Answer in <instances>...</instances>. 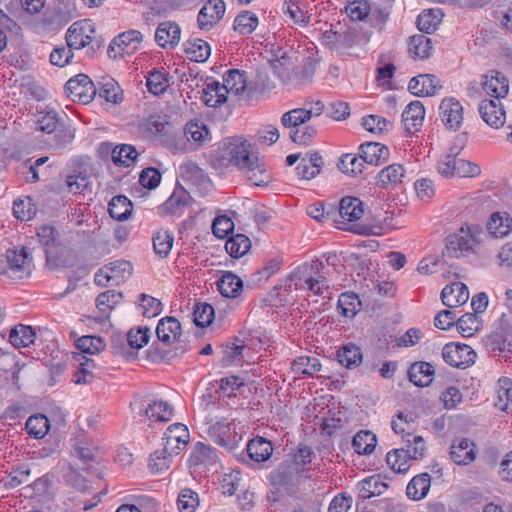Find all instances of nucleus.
<instances>
[{
    "mask_svg": "<svg viewBox=\"0 0 512 512\" xmlns=\"http://www.w3.org/2000/svg\"><path fill=\"white\" fill-rule=\"evenodd\" d=\"M483 231L478 225L462 226L446 238V254L451 258L467 257L474 253Z\"/></svg>",
    "mask_w": 512,
    "mask_h": 512,
    "instance_id": "f257e3e1",
    "label": "nucleus"
},
{
    "mask_svg": "<svg viewBox=\"0 0 512 512\" xmlns=\"http://www.w3.org/2000/svg\"><path fill=\"white\" fill-rule=\"evenodd\" d=\"M215 317L214 308L208 303H198L194 307V325L204 328L209 326Z\"/></svg>",
    "mask_w": 512,
    "mask_h": 512,
    "instance_id": "680f3d73",
    "label": "nucleus"
},
{
    "mask_svg": "<svg viewBox=\"0 0 512 512\" xmlns=\"http://www.w3.org/2000/svg\"><path fill=\"white\" fill-rule=\"evenodd\" d=\"M511 227L512 219L506 213L497 212L492 214L487 223V229L494 237L506 236L511 231Z\"/></svg>",
    "mask_w": 512,
    "mask_h": 512,
    "instance_id": "ea45409f",
    "label": "nucleus"
},
{
    "mask_svg": "<svg viewBox=\"0 0 512 512\" xmlns=\"http://www.w3.org/2000/svg\"><path fill=\"white\" fill-rule=\"evenodd\" d=\"M76 346L82 353L93 355L105 348V342L101 337L86 335L77 340Z\"/></svg>",
    "mask_w": 512,
    "mask_h": 512,
    "instance_id": "bf43d9fd",
    "label": "nucleus"
},
{
    "mask_svg": "<svg viewBox=\"0 0 512 512\" xmlns=\"http://www.w3.org/2000/svg\"><path fill=\"white\" fill-rule=\"evenodd\" d=\"M440 118L446 128L457 131L463 122V107L455 98L443 99L439 106Z\"/></svg>",
    "mask_w": 512,
    "mask_h": 512,
    "instance_id": "9d476101",
    "label": "nucleus"
},
{
    "mask_svg": "<svg viewBox=\"0 0 512 512\" xmlns=\"http://www.w3.org/2000/svg\"><path fill=\"white\" fill-rule=\"evenodd\" d=\"M387 488L388 485L381 480L379 475H373L360 482V491L363 498L381 495Z\"/></svg>",
    "mask_w": 512,
    "mask_h": 512,
    "instance_id": "8fccbe9b",
    "label": "nucleus"
},
{
    "mask_svg": "<svg viewBox=\"0 0 512 512\" xmlns=\"http://www.w3.org/2000/svg\"><path fill=\"white\" fill-rule=\"evenodd\" d=\"M431 49V39L427 36L417 34L410 37L408 50L413 57L421 59L427 58L430 55Z\"/></svg>",
    "mask_w": 512,
    "mask_h": 512,
    "instance_id": "49530a36",
    "label": "nucleus"
},
{
    "mask_svg": "<svg viewBox=\"0 0 512 512\" xmlns=\"http://www.w3.org/2000/svg\"><path fill=\"white\" fill-rule=\"evenodd\" d=\"M75 359L79 362V369L74 374V382L76 384H87L91 382L93 374L91 368L95 367L94 360L86 357L82 353H78Z\"/></svg>",
    "mask_w": 512,
    "mask_h": 512,
    "instance_id": "603ef678",
    "label": "nucleus"
},
{
    "mask_svg": "<svg viewBox=\"0 0 512 512\" xmlns=\"http://www.w3.org/2000/svg\"><path fill=\"white\" fill-rule=\"evenodd\" d=\"M362 358L360 348L352 343L342 346L337 352L338 362L348 369L358 367L362 363Z\"/></svg>",
    "mask_w": 512,
    "mask_h": 512,
    "instance_id": "c9c22d12",
    "label": "nucleus"
},
{
    "mask_svg": "<svg viewBox=\"0 0 512 512\" xmlns=\"http://www.w3.org/2000/svg\"><path fill=\"white\" fill-rule=\"evenodd\" d=\"M431 485V476L428 473H421L411 479L406 488L407 496L412 500L423 499Z\"/></svg>",
    "mask_w": 512,
    "mask_h": 512,
    "instance_id": "2f4dec72",
    "label": "nucleus"
},
{
    "mask_svg": "<svg viewBox=\"0 0 512 512\" xmlns=\"http://www.w3.org/2000/svg\"><path fill=\"white\" fill-rule=\"evenodd\" d=\"M99 98L112 104H120L124 100V93L118 82L110 77L104 76L98 81L96 87Z\"/></svg>",
    "mask_w": 512,
    "mask_h": 512,
    "instance_id": "aec40b11",
    "label": "nucleus"
},
{
    "mask_svg": "<svg viewBox=\"0 0 512 512\" xmlns=\"http://www.w3.org/2000/svg\"><path fill=\"white\" fill-rule=\"evenodd\" d=\"M150 335L151 331L148 327H134L127 333V342L131 348L138 350L149 342Z\"/></svg>",
    "mask_w": 512,
    "mask_h": 512,
    "instance_id": "052dcab7",
    "label": "nucleus"
},
{
    "mask_svg": "<svg viewBox=\"0 0 512 512\" xmlns=\"http://www.w3.org/2000/svg\"><path fill=\"white\" fill-rule=\"evenodd\" d=\"M139 300L140 307L142 309V315L144 317L152 318L161 313L162 303L160 300L145 293L140 294Z\"/></svg>",
    "mask_w": 512,
    "mask_h": 512,
    "instance_id": "69168bd1",
    "label": "nucleus"
},
{
    "mask_svg": "<svg viewBox=\"0 0 512 512\" xmlns=\"http://www.w3.org/2000/svg\"><path fill=\"white\" fill-rule=\"evenodd\" d=\"M425 117V108L418 101L410 102L402 113V123L406 134L413 135L420 130Z\"/></svg>",
    "mask_w": 512,
    "mask_h": 512,
    "instance_id": "ddd939ff",
    "label": "nucleus"
},
{
    "mask_svg": "<svg viewBox=\"0 0 512 512\" xmlns=\"http://www.w3.org/2000/svg\"><path fill=\"white\" fill-rule=\"evenodd\" d=\"M478 110L481 118L492 128L499 129L505 124V110L500 102L482 100Z\"/></svg>",
    "mask_w": 512,
    "mask_h": 512,
    "instance_id": "2eb2a0df",
    "label": "nucleus"
},
{
    "mask_svg": "<svg viewBox=\"0 0 512 512\" xmlns=\"http://www.w3.org/2000/svg\"><path fill=\"white\" fill-rule=\"evenodd\" d=\"M103 271L108 273V277L113 280V284L119 285L131 277L133 266L129 261L116 260L105 265Z\"/></svg>",
    "mask_w": 512,
    "mask_h": 512,
    "instance_id": "7c9ffc66",
    "label": "nucleus"
},
{
    "mask_svg": "<svg viewBox=\"0 0 512 512\" xmlns=\"http://www.w3.org/2000/svg\"><path fill=\"white\" fill-rule=\"evenodd\" d=\"M442 14L440 10L423 11L417 18V27L425 33H432L440 24Z\"/></svg>",
    "mask_w": 512,
    "mask_h": 512,
    "instance_id": "5fc2aeb1",
    "label": "nucleus"
},
{
    "mask_svg": "<svg viewBox=\"0 0 512 512\" xmlns=\"http://www.w3.org/2000/svg\"><path fill=\"white\" fill-rule=\"evenodd\" d=\"M414 423L415 416L413 413L399 412L396 418L392 420L391 426L396 434H405L408 438L411 437V433L414 431Z\"/></svg>",
    "mask_w": 512,
    "mask_h": 512,
    "instance_id": "6e6d98bb",
    "label": "nucleus"
},
{
    "mask_svg": "<svg viewBox=\"0 0 512 512\" xmlns=\"http://www.w3.org/2000/svg\"><path fill=\"white\" fill-rule=\"evenodd\" d=\"M251 248L250 239L244 234L232 235L225 243L227 253L233 258L244 256Z\"/></svg>",
    "mask_w": 512,
    "mask_h": 512,
    "instance_id": "79ce46f5",
    "label": "nucleus"
},
{
    "mask_svg": "<svg viewBox=\"0 0 512 512\" xmlns=\"http://www.w3.org/2000/svg\"><path fill=\"white\" fill-rule=\"evenodd\" d=\"M224 13V1L208 0L197 15L198 28L202 31H209L222 19Z\"/></svg>",
    "mask_w": 512,
    "mask_h": 512,
    "instance_id": "1a4fd4ad",
    "label": "nucleus"
},
{
    "mask_svg": "<svg viewBox=\"0 0 512 512\" xmlns=\"http://www.w3.org/2000/svg\"><path fill=\"white\" fill-rule=\"evenodd\" d=\"M311 119V110L305 108H296L284 113L281 117V123L284 127L295 130L302 124Z\"/></svg>",
    "mask_w": 512,
    "mask_h": 512,
    "instance_id": "a18cd8bd",
    "label": "nucleus"
},
{
    "mask_svg": "<svg viewBox=\"0 0 512 512\" xmlns=\"http://www.w3.org/2000/svg\"><path fill=\"white\" fill-rule=\"evenodd\" d=\"M189 438L190 434L187 426L182 423H174L165 431L163 445L177 455L188 444Z\"/></svg>",
    "mask_w": 512,
    "mask_h": 512,
    "instance_id": "4468645a",
    "label": "nucleus"
},
{
    "mask_svg": "<svg viewBox=\"0 0 512 512\" xmlns=\"http://www.w3.org/2000/svg\"><path fill=\"white\" fill-rule=\"evenodd\" d=\"M450 457L457 465H468L476 458V445L467 438L457 439L451 445Z\"/></svg>",
    "mask_w": 512,
    "mask_h": 512,
    "instance_id": "f3484780",
    "label": "nucleus"
},
{
    "mask_svg": "<svg viewBox=\"0 0 512 512\" xmlns=\"http://www.w3.org/2000/svg\"><path fill=\"white\" fill-rule=\"evenodd\" d=\"M218 290L227 298H236L242 291V280L232 272L226 271L218 281Z\"/></svg>",
    "mask_w": 512,
    "mask_h": 512,
    "instance_id": "72a5a7b5",
    "label": "nucleus"
},
{
    "mask_svg": "<svg viewBox=\"0 0 512 512\" xmlns=\"http://www.w3.org/2000/svg\"><path fill=\"white\" fill-rule=\"evenodd\" d=\"M411 457L405 448L393 449L387 453V465L397 473H406L411 467Z\"/></svg>",
    "mask_w": 512,
    "mask_h": 512,
    "instance_id": "4c0bfd02",
    "label": "nucleus"
},
{
    "mask_svg": "<svg viewBox=\"0 0 512 512\" xmlns=\"http://www.w3.org/2000/svg\"><path fill=\"white\" fill-rule=\"evenodd\" d=\"M347 15L354 21H361L368 16L370 6L367 0H352L346 7Z\"/></svg>",
    "mask_w": 512,
    "mask_h": 512,
    "instance_id": "338daca9",
    "label": "nucleus"
},
{
    "mask_svg": "<svg viewBox=\"0 0 512 512\" xmlns=\"http://www.w3.org/2000/svg\"><path fill=\"white\" fill-rule=\"evenodd\" d=\"M95 31L89 22H74L67 30L65 40L67 46L72 50H79L88 46L92 42V37L88 33Z\"/></svg>",
    "mask_w": 512,
    "mask_h": 512,
    "instance_id": "9b49d317",
    "label": "nucleus"
},
{
    "mask_svg": "<svg viewBox=\"0 0 512 512\" xmlns=\"http://www.w3.org/2000/svg\"><path fill=\"white\" fill-rule=\"evenodd\" d=\"M248 180L255 186L264 187L272 181L270 172L266 169L265 164L257 156L243 170Z\"/></svg>",
    "mask_w": 512,
    "mask_h": 512,
    "instance_id": "cd10ccee",
    "label": "nucleus"
},
{
    "mask_svg": "<svg viewBox=\"0 0 512 512\" xmlns=\"http://www.w3.org/2000/svg\"><path fill=\"white\" fill-rule=\"evenodd\" d=\"M145 415L150 421L168 422L173 416V407L166 401L154 400L145 408Z\"/></svg>",
    "mask_w": 512,
    "mask_h": 512,
    "instance_id": "473e14b6",
    "label": "nucleus"
},
{
    "mask_svg": "<svg viewBox=\"0 0 512 512\" xmlns=\"http://www.w3.org/2000/svg\"><path fill=\"white\" fill-rule=\"evenodd\" d=\"M246 450L251 460L261 463L270 459L273 453V446L266 438L257 436L248 442Z\"/></svg>",
    "mask_w": 512,
    "mask_h": 512,
    "instance_id": "a878e982",
    "label": "nucleus"
},
{
    "mask_svg": "<svg viewBox=\"0 0 512 512\" xmlns=\"http://www.w3.org/2000/svg\"><path fill=\"white\" fill-rule=\"evenodd\" d=\"M153 249L157 256L166 258L173 246L174 237L168 230H159L153 234Z\"/></svg>",
    "mask_w": 512,
    "mask_h": 512,
    "instance_id": "37998d69",
    "label": "nucleus"
},
{
    "mask_svg": "<svg viewBox=\"0 0 512 512\" xmlns=\"http://www.w3.org/2000/svg\"><path fill=\"white\" fill-rule=\"evenodd\" d=\"M258 26V17L250 11L240 12L235 20L233 28L242 35L251 34Z\"/></svg>",
    "mask_w": 512,
    "mask_h": 512,
    "instance_id": "3c124183",
    "label": "nucleus"
},
{
    "mask_svg": "<svg viewBox=\"0 0 512 512\" xmlns=\"http://www.w3.org/2000/svg\"><path fill=\"white\" fill-rule=\"evenodd\" d=\"M293 278L296 289L309 290L315 295L322 296L329 289L325 266L318 260L299 267Z\"/></svg>",
    "mask_w": 512,
    "mask_h": 512,
    "instance_id": "f03ea898",
    "label": "nucleus"
},
{
    "mask_svg": "<svg viewBox=\"0 0 512 512\" xmlns=\"http://www.w3.org/2000/svg\"><path fill=\"white\" fill-rule=\"evenodd\" d=\"M434 374V367L428 362H415L408 369L409 380L418 387L430 385Z\"/></svg>",
    "mask_w": 512,
    "mask_h": 512,
    "instance_id": "bb28decb",
    "label": "nucleus"
},
{
    "mask_svg": "<svg viewBox=\"0 0 512 512\" xmlns=\"http://www.w3.org/2000/svg\"><path fill=\"white\" fill-rule=\"evenodd\" d=\"M221 86L227 90V95H241L247 88L246 72L239 69L228 70L223 77Z\"/></svg>",
    "mask_w": 512,
    "mask_h": 512,
    "instance_id": "c85d7f7f",
    "label": "nucleus"
},
{
    "mask_svg": "<svg viewBox=\"0 0 512 512\" xmlns=\"http://www.w3.org/2000/svg\"><path fill=\"white\" fill-rule=\"evenodd\" d=\"M441 88L434 75L421 74L413 77L408 85L409 91L416 96H433Z\"/></svg>",
    "mask_w": 512,
    "mask_h": 512,
    "instance_id": "6ab92c4d",
    "label": "nucleus"
},
{
    "mask_svg": "<svg viewBox=\"0 0 512 512\" xmlns=\"http://www.w3.org/2000/svg\"><path fill=\"white\" fill-rule=\"evenodd\" d=\"M376 443V436L372 432L359 431L353 437L352 446L358 454L368 455L374 451Z\"/></svg>",
    "mask_w": 512,
    "mask_h": 512,
    "instance_id": "c03bdc74",
    "label": "nucleus"
},
{
    "mask_svg": "<svg viewBox=\"0 0 512 512\" xmlns=\"http://www.w3.org/2000/svg\"><path fill=\"white\" fill-rule=\"evenodd\" d=\"M180 40V28L171 21L160 23L155 32V41L162 47H173Z\"/></svg>",
    "mask_w": 512,
    "mask_h": 512,
    "instance_id": "393cba45",
    "label": "nucleus"
},
{
    "mask_svg": "<svg viewBox=\"0 0 512 512\" xmlns=\"http://www.w3.org/2000/svg\"><path fill=\"white\" fill-rule=\"evenodd\" d=\"M468 299L469 291L467 287L460 282L446 285L441 292V301L449 308L458 307L466 303Z\"/></svg>",
    "mask_w": 512,
    "mask_h": 512,
    "instance_id": "412c9836",
    "label": "nucleus"
},
{
    "mask_svg": "<svg viewBox=\"0 0 512 512\" xmlns=\"http://www.w3.org/2000/svg\"><path fill=\"white\" fill-rule=\"evenodd\" d=\"M190 204V193L179 182H177L169 198L163 204L158 206V214L160 216L180 217Z\"/></svg>",
    "mask_w": 512,
    "mask_h": 512,
    "instance_id": "6e6552de",
    "label": "nucleus"
},
{
    "mask_svg": "<svg viewBox=\"0 0 512 512\" xmlns=\"http://www.w3.org/2000/svg\"><path fill=\"white\" fill-rule=\"evenodd\" d=\"M217 454L215 450L202 442H198L194 446V465L206 464L212 465L216 463Z\"/></svg>",
    "mask_w": 512,
    "mask_h": 512,
    "instance_id": "e2e57ef3",
    "label": "nucleus"
},
{
    "mask_svg": "<svg viewBox=\"0 0 512 512\" xmlns=\"http://www.w3.org/2000/svg\"><path fill=\"white\" fill-rule=\"evenodd\" d=\"M321 368V364L316 357L300 356L292 363V369L295 373L313 375Z\"/></svg>",
    "mask_w": 512,
    "mask_h": 512,
    "instance_id": "4d7b16f0",
    "label": "nucleus"
},
{
    "mask_svg": "<svg viewBox=\"0 0 512 512\" xmlns=\"http://www.w3.org/2000/svg\"><path fill=\"white\" fill-rule=\"evenodd\" d=\"M363 127L372 133L388 131L392 123L379 115H369L363 118Z\"/></svg>",
    "mask_w": 512,
    "mask_h": 512,
    "instance_id": "774afa93",
    "label": "nucleus"
},
{
    "mask_svg": "<svg viewBox=\"0 0 512 512\" xmlns=\"http://www.w3.org/2000/svg\"><path fill=\"white\" fill-rule=\"evenodd\" d=\"M459 332L464 337L472 336L479 329V320L474 313H466L456 321Z\"/></svg>",
    "mask_w": 512,
    "mask_h": 512,
    "instance_id": "0e129e2a",
    "label": "nucleus"
},
{
    "mask_svg": "<svg viewBox=\"0 0 512 512\" xmlns=\"http://www.w3.org/2000/svg\"><path fill=\"white\" fill-rule=\"evenodd\" d=\"M36 338L34 330L30 326L19 324L9 334L10 343L17 348L28 347L33 344Z\"/></svg>",
    "mask_w": 512,
    "mask_h": 512,
    "instance_id": "a19ab883",
    "label": "nucleus"
},
{
    "mask_svg": "<svg viewBox=\"0 0 512 512\" xmlns=\"http://www.w3.org/2000/svg\"><path fill=\"white\" fill-rule=\"evenodd\" d=\"M258 155L250 152V144L241 138H232L224 143L221 160L243 171Z\"/></svg>",
    "mask_w": 512,
    "mask_h": 512,
    "instance_id": "20e7f679",
    "label": "nucleus"
},
{
    "mask_svg": "<svg viewBox=\"0 0 512 512\" xmlns=\"http://www.w3.org/2000/svg\"><path fill=\"white\" fill-rule=\"evenodd\" d=\"M461 149L462 147H451L439 160L437 170L443 177H477L480 175L481 169L478 164L457 158Z\"/></svg>",
    "mask_w": 512,
    "mask_h": 512,
    "instance_id": "7ed1b4c3",
    "label": "nucleus"
},
{
    "mask_svg": "<svg viewBox=\"0 0 512 512\" xmlns=\"http://www.w3.org/2000/svg\"><path fill=\"white\" fill-rule=\"evenodd\" d=\"M146 86L154 95L163 94L169 87L168 74L164 68L151 70L146 77Z\"/></svg>",
    "mask_w": 512,
    "mask_h": 512,
    "instance_id": "e433bc0d",
    "label": "nucleus"
},
{
    "mask_svg": "<svg viewBox=\"0 0 512 512\" xmlns=\"http://www.w3.org/2000/svg\"><path fill=\"white\" fill-rule=\"evenodd\" d=\"M137 151L134 146L129 144H122L113 148L111 157L116 165L129 167L134 163L137 158Z\"/></svg>",
    "mask_w": 512,
    "mask_h": 512,
    "instance_id": "de8ad7c7",
    "label": "nucleus"
},
{
    "mask_svg": "<svg viewBox=\"0 0 512 512\" xmlns=\"http://www.w3.org/2000/svg\"><path fill=\"white\" fill-rule=\"evenodd\" d=\"M482 88L488 95L499 100L508 94L509 83L505 75L499 71L492 70L484 76Z\"/></svg>",
    "mask_w": 512,
    "mask_h": 512,
    "instance_id": "a211bd4d",
    "label": "nucleus"
},
{
    "mask_svg": "<svg viewBox=\"0 0 512 512\" xmlns=\"http://www.w3.org/2000/svg\"><path fill=\"white\" fill-rule=\"evenodd\" d=\"M360 158L367 164L380 165L389 157V149L378 142H366L359 146Z\"/></svg>",
    "mask_w": 512,
    "mask_h": 512,
    "instance_id": "4be33fe9",
    "label": "nucleus"
},
{
    "mask_svg": "<svg viewBox=\"0 0 512 512\" xmlns=\"http://www.w3.org/2000/svg\"><path fill=\"white\" fill-rule=\"evenodd\" d=\"M476 352L467 344L447 343L442 349L443 360L450 366L465 369L475 363Z\"/></svg>",
    "mask_w": 512,
    "mask_h": 512,
    "instance_id": "423d86ee",
    "label": "nucleus"
},
{
    "mask_svg": "<svg viewBox=\"0 0 512 512\" xmlns=\"http://www.w3.org/2000/svg\"><path fill=\"white\" fill-rule=\"evenodd\" d=\"M65 91L68 97L82 104L90 103L97 94L93 81L86 74H77L70 78L65 84Z\"/></svg>",
    "mask_w": 512,
    "mask_h": 512,
    "instance_id": "39448f33",
    "label": "nucleus"
},
{
    "mask_svg": "<svg viewBox=\"0 0 512 512\" xmlns=\"http://www.w3.org/2000/svg\"><path fill=\"white\" fill-rule=\"evenodd\" d=\"M201 101L209 107H219L227 101V90L221 86V83L211 79L209 82H204L201 86L196 83Z\"/></svg>",
    "mask_w": 512,
    "mask_h": 512,
    "instance_id": "f8f14e48",
    "label": "nucleus"
},
{
    "mask_svg": "<svg viewBox=\"0 0 512 512\" xmlns=\"http://www.w3.org/2000/svg\"><path fill=\"white\" fill-rule=\"evenodd\" d=\"M108 211L113 219L124 221L132 214L133 204L125 195H117L109 202Z\"/></svg>",
    "mask_w": 512,
    "mask_h": 512,
    "instance_id": "f704fd0d",
    "label": "nucleus"
},
{
    "mask_svg": "<svg viewBox=\"0 0 512 512\" xmlns=\"http://www.w3.org/2000/svg\"><path fill=\"white\" fill-rule=\"evenodd\" d=\"M7 262L14 273H19V277L29 276L32 267V257L27 248L8 249L6 253Z\"/></svg>",
    "mask_w": 512,
    "mask_h": 512,
    "instance_id": "dca6fc26",
    "label": "nucleus"
},
{
    "mask_svg": "<svg viewBox=\"0 0 512 512\" xmlns=\"http://www.w3.org/2000/svg\"><path fill=\"white\" fill-rule=\"evenodd\" d=\"M143 36L138 30H128L117 35L109 44L107 54L112 59L130 55L138 49Z\"/></svg>",
    "mask_w": 512,
    "mask_h": 512,
    "instance_id": "0eeeda50",
    "label": "nucleus"
},
{
    "mask_svg": "<svg viewBox=\"0 0 512 512\" xmlns=\"http://www.w3.org/2000/svg\"><path fill=\"white\" fill-rule=\"evenodd\" d=\"M25 429L29 436L41 439L48 433L50 421L44 414H35L27 419Z\"/></svg>",
    "mask_w": 512,
    "mask_h": 512,
    "instance_id": "58836bf2",
    "label": "nucleus"
},
{
    "mask_svg": "<svg viewBox=\"0 0 512 512\" xmlns=\"http://www.w3.org/2000/svg\"><path fill=\"white\" fill-rule=\"evenodd\" d=\"M156 335L159 341L170 345L180 337L181 324L175 317L162 318L156 327Z\"/></svg>",
    "mask_w": 512,
    "mask_h": 512,
    "instance_id": "b1692460",
    "label": "nucleus"
},
{
    "mask_svg": "<svg viewBox=\"0 0 512 512\" xmlns=\"http://www.w3.org/2000/svg\"><path fill=\"white\" fill-rule=\"evenodd\" d=\"M510 403H512V381L504 377L498 381L497 402L495 405L500 410L505 411Z\"/></svg>",
    "mask_w": 512,
    "mask_h": 512,
    "instance_id": "13d9d810",
    "label": "nucleus"
},
{
    "mask_svg": "<svg viewBox=\"0 0 512 512\" xmlns=\"http://www.w3.org/2000/svg\"><path fill=\"white\" fill-rule=\"evenodd\" d=\"M363 162L360 155L347 153L341 156L338 162V168L347 175L356 176L362 173L364 168Z\"/></svg>",
    "mask_w": 512,
    "mask_h": 512,
    "instance_id": "864d4df0",
    "label": "nucleus"
},
{
    "mask_svg": "<svg viewBox=\"0 0 512 512\" xmlns=\"http://www.w3.org/2000/svg\"><path fill=\"white\" fill-rule=\"evenodd\" d=\"M175 454L168 447L163 445L162 449L156 450L150 455L148 466L153 473H159L169 468L170 458Z\"/></svg>",
    "mask_w": 512,
    "mask_h": 512,
    "instance_id": "09e8293b",
    "label": "nucleus"
},
{
    "mask_svg": "<svg viewBox=\"0 0 512 512\" xmlns=\"http://www.w3.org/2000/svg\"><path fill=\"white\" fill-rule=\"evenodd\" d=\"M363 213V203L359 198L346 196L340 200L339 215L343 221H357L362 217Z\"/></svg>",
    "mask_w": 512,
    "mask_h": 512,
    "instance_id": "c756f323",
    "label": "nucleus"
},
{
    "mask_svg": "<svg viewBox=\"0 0 512 512\" xmlns=\"http://www.w3.org/2000/svg\"><path fill=\"white\" fill-rule=\"evenodd\" d=\"M406 170L401 164H391L382 169L376 176V185L381 188L395 187L403 182Z\"/></svg>",
    "mask_w": 512,
    "mask_h": 512,
    "instance_id": "5701e85b",
    "label": "nucleus"
}]
</instances>
